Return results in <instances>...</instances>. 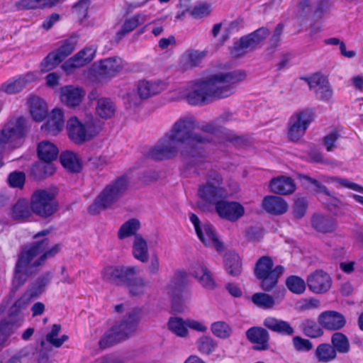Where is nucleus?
<instances>
[{
    "label": "nucleus",
    "mask_w": 363,
    "mask_h": 363,
    "mask_svg": "<svg viewBox=\"0 0 363 363\" xmlns=\"http://www.w3.org/2000/svg\"><path fill=\"white\" fill-rule=\"evenodd\" d=\"M49 240L33 242L21 251L16 263L13 284L19 287L26 283L27 279L38 273L48 259L54 257L62 249L60 244H55L48 248Z\"/></svg>",
    "instance_id": "obj_1"
},
{
    "label": "nucleus",
    "mask_w": 363,
    "mask_h": 363,
    "mask_svg": "<svg viewBox=\"0 0 363 363\" xmlns=\"http://www.w3.org/2000/svg\"><path fill=\"white\" fill-rule=\"evenodd\" d=\"M194 118L183 117L177 121L167 133L182 145L180 155L182 159L196 164L206 157L204 145L210 143L211 139L194 132Z\"/></svg>",
    "instance_id": "obj_2"
},
{
    "label": "nucleus",
    "mask_w": 363,
    "mask_h": 363,
    "mask_svg": "<svg viewBox=\"0 0 363 363\" xmlns=\"http://www.w3.org/2000/svg\"><path fill=\"white\" fill-rule=\"evenodd\" d=\"M129 179L127 176L119 177L110 182L89 206L88 211L91 214H97L101 211L110 208L117 202L127 191Z\"/></svg>",
    "instance_id": "obj_3"
},
{
    "label": "nucleus",
    "mask_w": 363,
    "mask_h": 363,
    "mask_svg": "<svg viewBox=\"0 0 363 363\" xmlns=\"http://www.w3.org/2000/svg\"><path fill=\"white\" fill-rule=\"evenodd\" d=\"M246 77L241 72L221 73L212 76L206 79L212 99H221L232 95L234 85Z\"/></svg>",
    "instance_id": "obj_4"
},
{
    "label": "nucleus",
    "mask_w": 363,
    "mask_h": 363,
    "mask_svg": "<svg viewBox=\"0 0 363 363\" xmlns=\"http://www.w3.org/2000/svg\"><path fill=\"white\" fill-rule=\"evenodd\" d=\"M27 121L21 116L10 120L0 132V154L3 152L5 145L16 148L21 145V140L27 133Z\"/></svg>",
    "instance_id": "obj_5"
},
{
    "label": "nucleus",
    "mask_w": 363,
    "mask_h": 363,
    "mask_svg": "<svg viewBox=\"0 0 363 363\" xmlns=\"http://www.w3.org/2000/svg\"><path fill=\"white\" fill-rule=\"evenodd\" d=\"M67 131L70 140L76 144L90 140L98 134L92 121L82 123L74 116L67 121Z\"/></svg>",
    "instance_id": "obj_6"
},
{
    "label": "nucleus",
    "mask_w": 363,
    "mask_h": 363,
    "mask_svg": "<svg viewBox=\"0 0 363 363\" xmlns=\"http://www.w3.org/2000/svg\"><path fill=\"white\" fill-rule=\"evenodd\" d=\"M30 208L35 214L47 218L54 214L57 209L55 194L48 190H37L31 198Z\"/></svg>",
    "instance_id": "obj_7"
},
{
    "label": "nucleus",
    "mask_w": 363,
    "mask_h": 363,
    "mask_svg": "<svg viewBox=\"0 0 363 363\" xmlns=\"http://www.w3.org/2000/svg\"><path fill=\"white\" fill-rule=\"evenodd\" d=\"M314 112L306 108L294 114L289 123L288 137L292 142H297L304 135L310 123L313 121Z\"/></svg>",
    "instance_id": "obj_8"
},
{
    "label": "nucleus",
    "mask_w": 363,
    "mask_h": 363,
    "mask_svg": "<svg viewBox=\"0 0 363 363\" xmlns=\"http://www.w3.org/2000/svg\"><path fill=\"white\" fill-rule=\"evenodd\" d=\"M179 143L167 133L157 145L150 150V156L157 160L172 159L180 153Z\"/></svg>",
    "instance_id": "obj_9"
},
{
    "label": "nucleus",
    "mask_w": 363,
    "mask_h": 363,
    "mask_svg": "<svg viewBox=\"0 0 363 363\" xmlns=\"http://www.w3.org/2000/svg\"><path fill=\"white\" fill-rule=\"evenodd\" d=\"M218 216L230 222H235L244 214L243 206L236 201H228L222 199L215 206Z\"/></svg>",
    "instance_id": "obj_10"
},
{
    "label": "nucleus",
    "mask_w": 363,
    "mask_h": 363,
    "mask_svg": "<svg viewBox=\"0 0 363 363\" xmlns=\"http://www.w3.org/2000/svg\"><path fill=\"white\" fill-rule=\"evenodd\" d=\"M318 322L322 328L326 330L337 331L345 326L347 320L341 313L328 310L319 314Z\"/></svg>",
    "instance_id": "obj_11"
},
{
    "label": "nucleus",
    "mask_w": 363,
    "mask_h": 363,
    "mask_svg": "<svg viewBox=\"0 0 363 363\" xmlns=\"http://www.w3.org/2000/svg\"><path fill=\"white\" fill-rule=\"evenodd\" d=\"M140 312L138 309H133L127 313L122 320L116 323L114 330H116L119 335L125 340L133 335L137 330L140 320Z\"/></svg>",
    "instance_id": "obj_12"
},
{
    "label": "nucleus",
    "mask_w": 363,
    "mask_h": 363,
    "mask_svg": "<svg viewBox=\"0 0 363 363\" xmlns=\"http://www.w3.org/2000/svg\"><path fill=\"white\" fill-rule=\"evenodd\" d=\"M184 96L187 102L191 105L205 104L212 99L207 80L194 84L189 92L185 94Z\"/></svg>",
    "instance_id": "obj_13"
},
{
    "label": "nucleus",
    "mask_w": 363,
    "mask_h": 363,
    "mask_svg": "<svg viewBox=\"0 0 363 363\" xmlns=\"http://www.w3.org/2000/svg\"><path fill=\"white\" fill-rule=\"evenodd\" d=\"M309 289L315 294H323L329 291L332 286L330 276L321 269L315 270L307 278Z\"/></svg>",
    "instance_id": "obj_14"
},
{
    "label": "nucleus",
    "mask_w": 363,
    "mask_h": 363,
    "mask_svg": "<svg viewBox=\"0 0 363 363\" xmlns=\"http://www.w3.org/2000/svg\"><path fill=\"white\" fill-rule=\"evenodd\" d=\"M185 279L186 276L184 272H177L166 287V293L172 298V308L176 312L182 311L181 306H178L176 301L184 289Z\"/></svg>",
    "instance_id": "obj_15"
},
{
    "label": "nucleus",
    "mask_w": 363,
    "mask_h": 363,
    "mask_svg": "<svg viewBox=\"0 0 363 363\" xmlns=\"http://www.w3.org/2000/svg\"><path fill=\"white\" fill-rule=\"evenodd\" d=\"M85 96V91L80 87L65 86L60 89V98L63 104L69 107L79 106Z\"/></svg>",
    "instance_id": "obj_16"
},
{
    "label": "nucleus",
    "mask_w": 363,
    "mask_h": 363,
    "mask_svg": "<svg viewBox=\"0 0 363 363\" xmlns=\"http://www.w3.org/2000/svg\"><path fill=\"white\" fill-rule=\"evenodd\" d=\"M191 274L207 289H213L216 282L208 269L201 262H197L191 266Z\"/></svg>",
    "instance_id": "obj_17"
},
{
    "label": "nucleus",
    "mask_w": 363,
    "mask_h": 363,
    "mask_svg": "<svg viewBox=\"0 0 363 363\" xmlns=\"http://www.w3.org/2000/svg\"><path fill=\"white\" fill-rule=\"evenodd\" d=\"M29 294H24L10 308L8 315V323L11 325L20 324L23 320V311L26 309L31 299Z\"/></svg>",
    "instance_id": "obj_18"
},
{
    "label": "nucleus",
    "mask_w": 363,
    "mask_h": 363,
    "mask_svg": "<svg viewBox=\"0 0 363 363\" xmlns=\"http://www.w3.org/2000/svg\"><path fill=\"white\" fill-rule=\"evenodd\" d=\"M226 195L227 193L224 189L213 184H204L199 189V197L211 204H214L215 206Z\"/></svg>",
    "instance_id": "obj_19"
},
{
    "label": "nucleus",
    "mask_w": 363,
    "mask_h": 363,
    "mask_svg": "<svg viewBox=\"0 0 363 363\" xmlns=\"http://www.w3.org/2000/svg\"><path fill=\"white\" fill-rule=\"evenodd\" d=\"M313 228L319 233L327 234L335 231L337 223L336 219L323 214H314L311 219Z\"/></svg>",
    "instance_id": "obj_20"
},
{
    "label": "nucleus",
    "mask_w": 363,
    "mask_h": 363,
    "mask_svg": "<svg viewBox=\"0 0 363 363\" xmlns=\"http://www.w3.org/2000/svg\"><path fill=\"white\" fill-rule=\"evenodd\" d=\"M262 206L264 211L272 215H281L288 210V204L281 197L277 196H265Z\"/></svg>",
    "instance_id": "obj_21"
},
{
    "label": "nucleus",
    "mask_w": 363,
    "mask_h": 363,
    "mask_svg": "<svg viewBox=\"0 0 363 363\" xmlns=\"http://www.w3.org/2000/svg\"><path fill=\"white\" fill-rule=\"evenodd\" d=\"M124 67L123 61L118 57L101 60L99 74L104 77H113Z\"/></svg>",
    "instance_id": "obj_22"
},
{
    "label": "nucleus",
    "mask_w": 363,
    "mask_h": 363,
    "mask_svg": "<svg viewBox=\"0 0 363 363\" xmlns=\"http://www.w3.org/2000/svg\"><path fill=\"white\" fill-rule=\"evenodd\" d=\"M64 123L63 112L60 109L55 108L49 115L46 123L42 125V129L55 135L62 130Z\"/></svg>",
    "instance_id": "obj_23"
},
{
    "label": "nucleus",
    "mask_w": 363,
    "mask_h": 363,
    "mask_svg": "<svg viewBox=\"0 0 363 363\" xmlns=\"http://www.w3.org/2000/svg\"><path fill=\"white\" fill-rule=\"evenodd\" d=\"M284 272V267L277 265L272 272L257 277V279L260 281L259 285L262 289L264 291H271L277 286L279 279Z\"/></svg>",
    "instance_id": "obj_24"
},
{
    "label": "nucleus",
    "mask_w": 363,
    "mask_h": 363,
    "mask_svg": "<svg viewBox=\"0 0 363 363\" xmlns=\"http://www.w3.org/2000/svg\"><path fill=\"white\" fill-rule=\"evenodd\" d=\"M271 191L277 194H290L296 189L294 180L289 177L280 176L272 179L270 182Z\"/></svg>",
    "instance_id": "obj_25"
},
{
    "label": "nucleus",
    "mask_w": 363,
    "mask_h": 363,
    "mask_svg": "<svg viewBox=\"0 0 363 363\" xmlns=\"http://www.w3.org/2000/svg\"><path fill=\"white\" fill-rule=\"evenodd\" d=\"M269 339V335L266 329L261 327L251 328V342L255 344L251 349L257 351L268 350Z\"/></svg>",
    "instance_id": "obj_26"
},
{
    "label": "nucleus",
    "mask_w": 363,
    "mask_h": 363,
    "mask_svg": "<svg viewBox=\"0 0 363 363\" xmlns=\"http://www.w3.org/2000/svg\"><path fill=\"white\" fill-rule=\"evenodd\" d=\"M202 228L201 236L197 235L199 240L206 246H213L219 252L223 251V245L216 237L213 225L205 223L202 225Z\"/></svg>",
    "instance_id": "obj_27"
},
{
    "label": "nucleus",
    "mask_w": 363,
    "mask_h": 363,
    "mask_svg": "<svg viewBox=\"0 0 363 363\" xmlns=\"http://www.w3.org/2000/svg\"><path fill=\"white\" fill-rule=\"evenodd\" d=\"M202 228L201 236L197 235L199 240L206 246H213L219 252L223 251V245L216 237L213 225L205 223L202 225Z\"/></svg>",
    "instance_id": "obj_28"
},
{
    "label": "nucleus",
    "mask_w": 363,
    "mask_h": 363,
    "mask_svg": "<svg viewBox=\"0 0 363 363\" xmlns=\"http://www.w3.org/2000/svg\"><path fill=\"white\" fill-rule=\"evenodd\" d=\"M165 89L164 83L162 82L141 81L138 84V94L144 99H147L160 94Z\"/></svg>",
    "instance_id": "obj_29"
},
{
    "label": "nucleus",
    "mask_w": 363,
    "mask_h": 363,
    "mask_svg": "<svg viewBox=\"0 0 363 363\" xmlns=\"http://www.w3.org/2000/svg\"><path fill=\"white\" fill-rule=\"evenodd\" d=\"M62 165L67 171L73 173H78L82 169V160L79 155L69 150L63 152L60 157Z\"/></svg>",
    "instance_id": "obj_30"
},
{
    "label": "nucleus",
    "mask_w": 363,
    "mask_h": 363,
    "mask_svg": "<svg viewBox=\"0 0 363 363\" xmlns=\"http://www.w3.org/2000/svg\"><path fill=\"white\" fill-rule=\"evenodd\" d=\"M263 325L270 330L283 335H292L294 333V328L288 322L274 317L266 318Z\"/></svg>",
    "instance_id": "obj_31"
},
{
    "label": "nucleus",
    "mask_w": 363,
    "mask_h": 363,
    "mask_svg": "<svg viewBox=\"0 0 363 363\" xmlns=\"http://www.w3.org/2000/svg\"><path fill=\"white\" fill-rule=\"evenodd\" d=\"M147 20V16L143 13H138L132 18L126 19L121 30H118L116 35L117 41H120L123 38L135 29L140 23H144Z\"/></svg>",
    "instance_id": "obj_32"
},
{
    "label": "nucleus",
    "mask_w": 363,
    "mask_h": 363,
    "mask_svg": "<svg viewBox=\"0 0 363 363\" xmlns=\"http://www.w3.org/2000/svg\"><path fill=\"white\" fill-rule=\"evenodd\" d=\"M30 112L33 119L42 121L48 116V106L45 101L38 96H32L29 100Z\"/></svg>",
    "instance_id": "obj_33"
},
{
    "label": "nucleus",
    "mask_w": 363,
    "mask_h": 363,
    "mask_svg": "<svg viewBox=\"0 0 363 363\" xmlns=\"http://www.w3.org/2000/svg\"><path fill=\"white\" fill-rule=\"evenodd\" d=\"M133 257L143 263L149 259V252L147 242L142 235L137 234L135 236L133 244Z\"/></svg>",
    "instance_id": "obj_34"
},
{
    "label": "nucleus",
    "mask_w": 363,
    "mask_h": 363,
    "mask_svg": "<svg viewBox=\"0 0 363 363\" xmlns=\"http://www.w3.org/2000/svg\"><path fill=\"white\" fill-rule=\"evenodd\" d=\"M52 277V274L50 272H48L43 274L42 276L38 277L35 282L29 286L26 294H29V298L32 300L33 298H36L44 291V289L48 286Z\"/></svg>",
    "instance_id": "obj_35"
},
{
    "label": "nucleus",
    "mask_w": 363,
    "mask_h": 363,
    "mask_svg": "<svg viewBox=\"0 0 363 363\" xmlns=\"http://www.w3.org/2000/svg\"><path fill=\"white\" fill-rule=\"evenodd\" d=\"M224 266L228 274L235 277L242 272V263L239 255L234 252H229L225 255Z\"/></svg>",
    "instance_id": "obj_36"
},
{
    "label": "nucleus",
    "mask_w": 363,
    "mask_h": 363,
    "mask_svg": "<svg viewBox=\"0 0 363 363\" xmlns=\"http://www.w3.org/2000/svg\"><path fill=\"white\" fill-rule=\"evenodd\" d=\"M204 54L198 50H189L181 57L180 64L183 69H189L197 67L201 62Z\"/></svg>",
    "instance_id": "obj_37"
},
{
    "label": "nucleus",
    "mask_w": 363,
    "mask_h": 363,
    "mask_svg": "<svg viewBox=\"0 0 363 363\" xmlns=\"http://www.w3.org/2000/svg\"><path fill=\"white\" fill-rule=\"evenodd\" d=\"M38 155L42 161L52 162L57 158L58 149L53 143L43 141L38 145Z\"/></svg>",
    "instance_id": "obj_38"
},
{
    "label": "nucleus",
    "mask_w": 363,
    "mask_h": 363,
    "mask_svg": "<svg viewBox=\"0 0 363 363\" xmlns=\"http://www.w3.org/2000/svg\"><path fill=\"white\" fill-rule=\"evenodd\" d=\"M335 350V349L328 343L320 344L315 351V357L318 362L327 363L332 362L337 357Z\"/></svg>",
    "instance_id": "obj_39"
},
{
    "label": "nucleus",
    "mask_w": 363,
    "mask_h": 363,
    "mask_svg": "<svg viewBox=\"0 0 363 363\" xmlns=\"http://www.w3.org/2000/svg\"><path fill=\"white\" fill-rule=\"evenodd\" d=\"M116 106L108 98H101L97 101L96 107V114L104 119L109 118L114 115Z\"/></svg>",
    "instance_id": "obj_40"
},
{
    "label": "nucleus",
    "mask_w": 363,
    "mask_h": 363,
    "mask_svg": "<svg viewBox=\"0 0 363 363\" xmlns=\"http://www.w3.org/2000/svg\"><path fill=\"white\" fill-rule=\"evenodd\" d=\"M300 328L303 333L311 338H317L323 335V328L319 325L318 322L316 323L312 319L303 320L301 323Z\"/></svg>",
    "instance_id": "obj_41"
},
{
    "label": "nucleus",
    "mask_w": 363,
    "mask_h": 363,
    "mask_svg": "<svg viewBox=\"0 0 363 363\" xmlns=\"http://www.w3.org/2000/svg\"><path fill=\"white\" fill-rule=\"evenodd\" d=\"M331 345L336 354H347L350 351V344L347 337L342 333H335L331 336Z\"/></svg>",
    "instance_id": "obj_42"
},
{
    "label": "nucleus",
    "mask_w": 363,
    "mask_h": 363,
    "mask_svg": "<svg viewBox=\"0 0 363 363\" xmlns=\"http://www.w3.org/2000/svg\"><path fill=\"white\" fill-rule=\"evenodd\" d=\"M251 301L263 310L272 309L276 304L274 297L264 292L255 293L251 296Z\"/></svg>",
    "instance_id": "obj_43"
},
{
    "label": "nucleus",
    "mask_w": 363,
    "mask_h": 363,
    "mask_svg": "<svg viewBox=\"0 0 363 363\" xmlns=\"http://www.w3.org/2000/svg\"><path fill=\"white\" fill-rule=\"evenodd\" d=\"M55 172V167L51 162H43L35 164L32 169V174L36 179L41 180L52 176Z\"/></svg>",
    "instance_id": "obj_44"
},
{
    "label": "nucleus",
    "mask_w": 363,
    "mask_h": 363,
    "mask_svg": "<svg viewBox=\"0 0 363 363\" xmlns=\"http://www.w3.org/2000/svg\"><path fill=\"white\" fill-rule=\"evenodd\" d=\"M78 43V36L73 35L69 38L60 42V47L55 52L61 59L64 60L74 50Z\"/></svg>",
    "instance_id": "obj_45"
},
{
    "label": "nucleus",
    "mask_w": 363,
    "mask_h": 363,
    "mask_svg": "<svg viewBox=\"0 0 363 363\" xmlns=\"http://www.w3.org/2000/svg\"><path fill=\"white\" fill-rule=\"evenodd\" d=\"M168 328L180 337H186L189 335L186 320L179 317H172L168 321Z\"/></svg>",
    "instance_id": "obj_46"
},
{
    "label": "nucleus",
    "mask_w": 363,
    "mask_h": 363,
    "mask_svg": "<svg viewBox=\"0 0 363 363\" xmlns=\"http://www.w3.org/2000/svg\"><path fill=\"white\" fill-rule=\"evenodd\" d=\"M140 227V223L138 219H130L121 226L118 232V237L120 240H123L132 235L135 236V233Z\"/></svg>",
    "instance_id": "obj_47"
},
{
    "label": "nucleus",
    "mask_w": 363,
    "mask_h": 363,
    "mask_svg": "<svg viewBox=\"0 0 363 363\" xmlns=\"http://www.w3.org/2000/svg\"><path fill=\"white\" fill-rule=\"evenodd\" d=\"M123 340L118 331L114 330V327L112 326L110 330L101 336L99 345L101 349H106Z\"/></svg>",
    "instance_id": "obj_48"
},
{
    "label": "nucleus",
    "mask_w": 363,
    "mask_h": 363,
    "mask_svg": "<svg viewBox=\"0 0 363 363\" xmlns=\"http://www.w3.org/2000/svg\"><path fill=\"white\" fill-rule=\"evenodd\" d=\"M274 262L269 256H262L256 262L254 274L256 278L273 271Z\"/></svg>",
    "instance_id": "obj_49"
},
{
    "label": "nucleus",
    "mask_w": 363,
    "mask_h": 363,
    "mask_svg": "<svg viewBox=\"0 0 363 363\" xmlns=\"http://www.w3.org/2000/svg\"><path fill=\"white\" fill-rule=\"evenodd\" d=\"M102 278L108 283L120 286L121 281V266H110L104 268L102 272Z\"/></svg>",
    "instance_id": "obj_50"
},
{
    "label": "nucleus",
    "mask_w": 363,
    "mask_h": 363,
    "mask_svg": "<svg viewBox=\"0 0 363 363\" xmlns=\"http://www.w3.org/2000/svg\"><path fill=\"white\" fill-rule=\"evenodd\" d=\"M199 351L203 354H210L218 346L217 342L211 337L203 335L199 337L196 342Z\"/></svg>",
    "instance_id": "obj_51"
},
{
    "label": "nucleus",
    "mask_w": 363,
    "mask_h": 363,
    "mask_svg": "<svg viewBox=\"0 0 363 363\" xmlns=\"http://www.w3.org/2000/svg\"><path fill=\"white\" fill-rule=\"evenodd\" d=\"M30 206L24 200H19L12 208V217L14 219L26 218L30 215Z\"/></svg>",
    "instance_id": "obj_52"
},
{
    "label": "nucleus",
    "mask_w": 363,
    "mask_h": 363,
    "mask_svg": "<svg viewBox=\"0 0 363 363\" xmlns=\"http://www.w3.org/2000/svg\"><path fill=\"white\" fill-rule=\"evenodd\" d=\"M250 46V35L242 37L237 41L233 47L231 48L230 55L234 58H238L247 52V48Z\"/></svg>",
    "instance_id": "obj_53"
},
{
    "label": "nucleus",
    "mask_w": 363,
    "mask_h": 363,
    "mask_svg": "<svg viewBox=\"0 0 363 363\" xmlns=\"http://www.w3.org/2000/svg\"><path fill=\"white\" fill-rule=\"evenodd\" d=\"M286 285L294 294H301L306 290V282L298 276H290L286 279Z\"/></svg>",
    "instance_id": "obj_54"
},
{
    "label": "nucleus",
    "mask_w": 363,
    "mask_h": 363,
    "mask_svg": "<svg viewBox=\"0 0 363 363\" xmlns=\"http://www.w3.org/2000/svg\"><path fill=\"white\" fill-rule=\"evenodd\" d=\"M230 116V114H223L214 121L202 125L200 127V130L204 133L215 134L217 132H219L221 129L220 123L228 121Z\"/></svg>",
    "instance_id": "obj_55"
},
{
    "label": "nucleus",
    "mask_w": 363,
    "mask_h": 363,
    "mask_svg": "<svg viewBox=\"0 0 363 363\" xmlns=\"http://www.w3.org/2000/svg\"><path fill=\"white\" fill-rule=\"evenodd\" d=\"M139 268L135 266H121V281L120 286H125V287L130 284V282L137 278L136 275L139 273Z\"/></svg>",
    "instance_id": "obj_56"
},
{
    "label": "nucleus",
    "mask_w": 363,
    "mask_h": 363,
    "mask_svg": "<svg viewBox=\"0 0 363 363\" xmlns=\"http://www.w3.org/2000/svg\"><path fill=\"white\" fill-rule=\"evenodd\" d=\"M211 330L214 335L222 339L229 337L232 332L230 327L223 321L213 323Z\"/></svg>",
    "instance_id": "obj_57"
},
{
    "label": "nucleus",
    "mask_w": 363,
    "mask_h": 363,
    "mask_svg": "<svg viewBox=\"0 0 363 363\" xmlns=\"http://www.w3.org/2000/svg\"><path fill=\"white\" fill-rule=\"evenodd\" d=\"M63 60L55 52H50L40 64L41 71L43 72L53 69Z\"/></svg>",
    "instance_id": "obj_58"
},
{
    "label": "nucleus",
    "mask_w": 363,
    "mask_h": 363,
    "mask_svg": "<svg viewBox=\"0 0 363 363\" xmlns=\"http://www.w3.org/2000/svg\"><path fill=\"white\" fill-rule=\"evenodd\" d=\"M147 281L142 277H137L126 287L132 296H140L145 292Z\"/></svg>",
    "instance_id": "obj_59"
},
{
    "label": "nucleus",
    "mask_w": 363,
    "mask_h": 363,
    "mask_svg": "<svg viewBox=\"0 0 363 363\" xmlns=\"http://www.w3.org/2000/svg\"><path fill=\"white\" fill-rule=\"evenodd\" d=\"M89 5V0H79L73 6L72 12L80 21H82L87 16Z\"/></svg>",
    "instance_id": "obj_60"
},
{
    "label": "nucleus",
    "mask_w": 363,
    "mask_h": 363,
    "mask_svg": "<svg viewBox=\"0 0 363 363\" xmlns=\"http://www.w3.org/2000/svg\"><path fill=\"white\" fill-rule=\"evenodd\" d=\"M83 58V56H82V55H78L77 52L67 62H65L63 64L62 67L66 72H71L74 69L83 67L87 64L86 62H84V59Z\"/></svg>",
    "instance_id": "obj_61"
},
{
    "label": "nucleus",
    "mask_w": 363,
    "mask_h": 363,
    "mask_svg": "<svg viewBox=\"0 0 363 363\" xmlns=\"http://www.w3.org/2000/svg\"><path fill=\"white\" fill-rule=\"evenodd\" d=\"M304 79L308 83L310 90H313L314 92L328 82L325 77L318 73L314 74L310 77L304 78Z\"/></svg>",
    "instance_id": "obj_62"
},
{
    "label": "nucleus",
    "mask_w": 363,
    "mask_h": 363,
    "mask_svg": "<svg viewBox=\"0 0 363 363\" xmlns=\"http://www.w3.org/2000/svg\"><path fill=\"white\" fill-rule=\"evenodd\" d=\"M123 99L126 107L128 108H132L140 106L143 100L141 96L138 94V90L137 92L135 91L128 92L124 96Z\"/></svg>",
    "instance_id": "obj_63"
},
{
    "label": "nucleus",
    "mask_w": 363,
    "mask_h": 363,
    "mask_svg": "<svg viewBox=\"0 0 363 363\" xmlns=\"http://www.w3.org/2000/svg\"><path fill=\"white\" fill-rule=\"evenodd\" d=\"M24 87L23 81L18 78L13 82L3 84L1 89L9 94H13L20 92Z\"/></svg>",
    "instance_id": "obj_64"
}]
</instances>
